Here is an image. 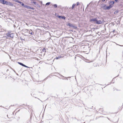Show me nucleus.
Returning a JSON list of instances; mask_svg holds the SVG:
<instances>
[{
	"mask_svg": "<svg viewBox=\"0 0 123 123\" xmlns=\"http://www.w3.org/2000/svg\"><path fill=\"white\" fill-rule=\"evenodd\" d=\"M24 31L26 32H27V31H28V32H29V33L31 35H33L34 34V33L31 30H29L28 29H25L24 30Z\"/></svg>",
	"mask_w": 123,
	"mask_h": 123,
	"instance_id": "1",
	"label": "nucleus"
},
{
	"mask_svg": "<svg viewBox=\"0 0 123 123\" xmlns=\"http://www.w3.org/2000/svg\"><path fill=\"white\" fill-rule=\"evenodd\" d=\"M111 7L110 6H106V5H105L104 6H103L102 7L104 9L106 10H109L111 8Z\"/></svg>",
	"mask_w": 123,
	"mask_h": 123,
	"instance_id": "2",
	"label": "nucleus"
},
{
	"mask_svg": "<svg viewBox=\"0 0 123 123\" xmlns=\"http://www.w3.org/2000/svg\"><path fill=\"white\" fill-rule=\"evenodd\" d=\"M6 35L8 37H10L11 38H13L14 37V35L13 33H8L6 34Z\"/></svg>",
	"mask_w": 123,
	"mask_h": 123,
	"instance_id": "3",
	"label": "nucleus"
},
{
	"mask_svg": "<svg viewBox=\"0 0 123 123\" xmlns=\"http://www.w3.org/2000/svg\"><path fill=\"white\" fill-rule=\"evenodd\" d=\"M17 63L19 64L20 65H21L23 66L24 67L27 68H30V67L25 65L24 64H23V63H22L21 62H17Z\"/></svg>",
	"mask_w": 123,
	"mask_h": 123,
	"instance_id": "4",
	"label": "nucleus"
},
{
	"mask_svg": "<svg viewBox=\"0 0 123 123\" xmlns=\"http://www.w3.org/2000/svg\"><path fill=\"white\" fill-rule=\"evenodd\" d=\"M58 17L59 18H62L64 20L65 19L66 17L64 16H62L58 15Z\"/></svg>",
	"mask_w": 123,
	"mask_h": 123,
	"instance_id": "5",
	"label": "nucleus"
},
{
	"mask_svg": "<svg viewBox=\"0 0 123 123\" xmlns=\"http://www.w3.org/2000/svg\"><path fill=\"white\" fill-rule=\"evenodd\" d=\"M90 47L87 46H86L84 47V49H86L87 50H88L87 52L89 53V50L90 49L89 48Z\"/></svg>",
	"mask_w": 123,
	"mask_h": 123,
	"instance_id": "6",
	"label": "nucleus"
},
{
	"mask_svg": "<svg viewBox=\"0 0 123 123\" xmlns=\"http://www.w3.org/2000/svg\"><path fill=\"white\" fill-rule=\"evenodd\" d=\"M97 18H96L91 19L90 20V22H96L97 21Z\"/></svg>",
	"mask_w": 123,
	"mask_h": 123,
	"instance_id": "7",
	"label": "nucleus"
},
{
	"mask_svg": "<svg viewBox=\"0 0 123 123\" xmlns=\"http://www.w3.org/2000/svg\"><path fill=\"white\" fill-rule=\"evenodd\" d=\"M96 24H101L102 23V22L101 20H98L97 19L96 22Z\"/></svg>",
	"mask_w": 123,
	"mask_h": 123,
	"instance_id": "8",
	"label": "nucleus"
},
{
	"mask_svg": "<svg viewBox=\"0 0 123 123\" xmlns=\"http://www.w3.org/2000/svg\"><path fill=\"white\" fill-rule=\"evenodd\" d=\"M67 25L69 26L72 28L73 27V24H71L69 23H68Z\"/></svg>",
	"mask_w": 123,
	"mask_h": 123,
	"instance_id": "9",
	"label": "nucleus"
},
{
	"mask_svg": "<svg viewBox=\"0 0 123 123\" xmlns=\"http://www.w3.org/2000/svg\"><path fill=\"white\" fill-rule=\"evenodd\" d=\"M8 5L12 6H14L13 4L12 3L10 2H8Z\"/></svg>",
	"mask_w": 123,
	"mask_h": 123,
	"instance_id": "10",
	"label": "nucleus"
},
{
	"mask_svg": "<svg viewBox=\"0 0 123 123\" xmlns=\"http://www.w3.org/2000/svg\"><path fill=\"white\" fill-rule=\"evenodd\" d=\"M6 1L4 0H1L0 1V2L3 4H5V1Z\"/></svg>",
	"mask_w": 123,
	"mask_h": 123,
	"instance_id": "11",
	"label": "nucleus"
},
{
	"mask_svg": "<svg viewBox=\"0 0 123 123\" xmlns=\"http://www.w3.org/2000/svg\"><path fill=\"white\" fill-rule=\"evenodd\" d=\"M114 3V1H110L109 2V4L113 5Z\"/></svg>",
	"mask_w": 123,
	"mask_h": 123,
	"instance_id": "12",
	"label": "nucleus"
},
{
	"mask_svg": "<svg viewBox=\"0 0 123 123\" xmlns=\"http://www.w3.org/2000/svg\"><path fill=\"white\" fill-rule=\"evenodd\" d=\"M62 57V56H59L58 57H57L55 58L56 59H59L60 58H61Z\"/></svg>",
	"mask_w": 123,
	"mask_h": 123,
	"instance_id": "13",
	"label": "nucleus"
},
{
	"mask_svg": "<svg viewBox=\"0 0 123 123\" xmlns=\"http://www.w3.org/2000/svg\"><path fill=\"white\" fill-rule=\"evenodd\" d=\"M53 6L55 8H57V5L56 4H54L53 5Z\"/></svg>",
	"mask_w": 123,
	"mask_h": 123,
	"instance_id": "14",
	"label": "nucleus"
},
{
	"mask_svg": "<svg viewBox=\"0 0 123 123\" xmlns=\"http://www.w3.org/2000/svg\"><path fill=\"white\" fill-rule=\"evenodd\" d=\"M30 6H28L26 5L25 6V7L27 9H29Z\"/></svg>",
	"mask_w": 123,
	"mask_h": 123,
	"instance_id": "15",
	"label": "nucleus"
},
{
	"mask_svg": "<svg viewBox=\"0 0 123 123\" xmlns=\"http://www.w3.org/2000/svg\"><path fill=\"white\" fill-rule=\"evenodd\" d=\"M75 5H76V4H73V5H72V9H73L74 8L75 6Z\"/></svg>",
	"mask_w": 123,
	"mask_h": 123,
	"instance_id": "16",
	"label": "nucleus"
},
{
	"mask_svg": "<svg viewBox=\"0 0 123 123\" xmlns=\"http://www.w3.org/2000/svg\"><path fill=\"white\" fill-rule=\"evenodd\" d=\"M72 28H74L75 29H76L77 28V27L75 26L74 25H73V27Z\"/></svg>",
	"mask_w": 123,
	"mask_h": 123,
	"instance_id": "17",
	"label": "nucleus"
},
{
	"mask_svg": "<svg viewBox=\"0 0 123 123\" xmlns=\"http://www.w3.org/2000/svg\"><path fill=\"white\" fill-rule=\"evenodd\" d=\"M29 9L34 10L35 8H34L33 7H31L30 6Z\"/></svg>",
	"mask_w": 123,
	"mask_h": 123,
	"instance_id": "18",
	"label": "nucleus"
},
{
	"mask_svg": "<svg viewBox=\"0 0 123 123\" xmlns=\"http://www.w3.org/2000/svg\"><path fill=\"white\" fill-rule=\"evenodd\" d=\"M119 12V11L118 10H117V11H115L114 12V14H116L117 13H118Z\"/></svg>",
	"mask_w": 123,
	"mask_h": 123,
	"instance_id": "19",
	"label": "nucleus"
},
{
	"mask_svg": "<svg viewBox=\"0 0 123 123\" xmlns=\"http://www.w3.org/2000/svg\"><path fill=\"white\" fill-rule=\"evenodd\" d=\"M50 2H47V3H46V4H45V5H46V6H47H47L49 5L50 4Z\"/></svg>",
	"mask_w": 123,
	"mask_h": 123,
	"instance_id": "20",
	"label": "nucleus"
},
{
	"mask_svg": "<svg viewBox=\"0 0 123 123\" xmlns=\"http://www.w3.org/2000/svg\"><path fill=\"white\" fill-rule=\"evenodd\" d=\"M42 51L43 52H46V49L45 48H44L42 50Z\"/></svg>",
	"mask_w": 123,
	"mask_h": 123,
	"instance_id": "21",
	"label": "nucleus"
},
{
	"mask_svg": "<svg viewBox=\"0 0 123 123\" xmlns=\"http://www.w3.org/2000/svg\"><path fill=\"white\" fill-rule=\"evenodd\" d=\"M8 2H8V1H5V4H6V5H8Z\"/></svg>",
	"mask_w": 123,
	"mask_h": 123,
	"instance_id": "22",
	"label": "nucleus"
},
{
	"mask_svg": "<svg viewBox=\"0 0 123 123\" xmlns=\"http://www.w3.org/2000/svg\"><path fill=\"white\" fill-rule=\"evenodd\" d=\"M21 5L22 6H23L24 7H25V6L26 5H25L23 3H22L21 4Z\"/></svg>",
	"mask_w": 123,
	"mask_h": 123,
	"instance_id": "23",
	"label": "nucleus"
},
{
	"mask_svg": "<svg viewBox=\"0 0 123 123\" xmlns=\"http://www.w3.org/2000/svg\"><path fill=\"white\" fill-rule=\"evenodd\" d=\"M32 3L36 5V3L35 1H32Z\"/></svg>",
	"mask_w": 123,
	"mask_h": 123,
	"instance_id": "24",
	"label": "nucleus"
},
{
	"mask_svg": "<svg viewBox=\"0 0 123 123\" xmlns=\"http://www.w3.org/2000/svg\"><path fill=\"white\" fill-rule=\"evenodd\" d=\"M17 2L21 4L22 3V2L21 1H20L18 0Z\"/></svg>",
	"mask_w": 123,
	"mask_h": 123,
	"instance_id": "25",
	"label": "nucleus"
},
{
	"mask_svg": "<svg viewBox=\"0 0 123 123\" xmlns=\"http://www.w3.org/2000/svg\"><path fill=\"white\" fill-rule=\"evenodd\" d=\"M26 123H31V122L30 120H28L27 121Z\"/></svg>",
	"mask_w": 123,
	"mask_h": 123,
	"instance_id": "26",
	"label": "nucleus"
},
{
	"mask_svg": "<svg viewBox=\"0 0 123 123\" xmlns=\"http://www.w3.org/2000/svg\"><path fill=\"white\" fill-rule=\"evenodd\" d=\"M37 7H39V4L38 3L36 4V5Z\"/></svg>",
	"mask_w": 123,
	"mask_h": 123,
	"instance_id": "27",
	"label": "nucleus"
},
{
	"mask_svg": "<svg viewBox=\"0 0 123 123\" xmlns=\"http://www.w3.org/2000/svg\"><path fill=\"white\" fill-rule=\"evenodd\" d=\"M110 5H109V6H110L111 7H110V8H111L112 7V5H111V4H109Z\"/></svg>",
	"mask_w": 123,
	"mask_h": 123,
	"instance_id": "28",
	"label": "nucleus"
},
{
	"mask_svg": "<svg viewBox=\"0 0 123 123\" xmlns=\"http://www.w3.org/2000/svg\"><path fill=\"white\" fill-rule=\"evenodd\" d=\"M116 44L117 45H119L120 46H122V47H123V45H119V44H117V43H116Z\"/></svg>",
	"mask_w": 123,
	"mask_h": 123,
	"instance_id": "29",
	"label": "nucleus"
},
{
	"mask_svg": "<svg viewBox=\"0 0 123 123\" xmlns=\"http://www.w3.org/2000/svg\"><path fill=\"white\" fill-rule=\"evenodd\" d=\"M79 4V2H77V6H78Z\"/></svg>",
	"mask_w": 123,
	"mask_h": 123,
	"instance_id": "30",
	"label": "nucleus"
},
{
	"mask_svg": "<svg viewBox=\"0 0 123 123\" xmlns=\"http://www.w3.org/2000/svg\"><path fill=\"white\" fill-rule=\"evenodd\" d=\"M13 1H14L16 2H17L18 1V0H12Z\"/></svg>",
	"mask_w": 123,
	"mask_h": 123,
	"instance_id": "31",
	"label": "nucleus"
},
{
	"mask_svg": "<svg viewBox=\"0 0 123 123\" xmlns=\"http://www.w3.org/2000/svg\"><path fill=\"white\" fill-rule=\"evenodd\" d=\"M13 27L14 28L16 27V25H14Z\"/></svg>",
	"mask_w": 123,
	"mask_h": 123,
	"instance_id": "32",
	"label": "nucleus"
},
{
	"mask_svg": "<svg viewBox=\"0 0 123 123\" xmlns=\"http://www.w3.org/2000/svg\"><path fill=\"white\" fill-rule=\"evenodd\" d=\"M118 0H115V1L116 2H117Z\"/></svg>",
	"mask_w": 123,
	"mask_h": 123,
	"instance_id": "33",
	"label": "nucleus"
},
{
	"mask_svg": "<svg viewBox=\"0 0 123 123\" xmlns=\"http://www.w3.org/2000/svg\"><path fill=\"white\" fill-rule=\"evenodd\" d=\"M105 0H102V1L103 2H104Z\"/></svg>",
	"mask_w": 123,
	"mask_h": 123,
	"instance_id": "34",
	"label": "nucleus"
},
{
	"mask_svg": "<svg viewBox=\"0 0 123 123\" xmlns=\"http://www.w3.org/2000/svg\"><path fill=\"white\" fill-rule=\"evenodd\" d=\"M12 69L15 72V73H16L15 71L13 69Z\"/></svg>",
	"mask_w": 123,
	"mask_h": 123,
	"instance_id": "35",
	"label": "nucleus"
},
{
	"mask_svg": "<svg viewBox=\"0 0 123 123\" xmlns=\"http://www.w3.org/2000/svg\"><path fill=\"white\" fill-rule=\"evenodd\" d=\"M61 76L62 77H64L62 75H61Z\"/></svg>",
	"mask_w": 123,
	"mask_h": 123,
	"instance_id": "36",
	"label": "nucleus"
},
{
	"mask_svg": "<svg viewBox=\"0 0 123 123\" xmlns=\"http://www.w3.org/2000/svg\"><path fill=\"white\" fill-rule=\"evenodd\" d=\"M122 107H123V105H122Z\"/></svg>",
	"mask_w": 123,
	"mask_h": 123,
	"instance_id": "37",
	"label": "nucleus"
},
{
	"mask_svg": "<svg viewBox=\"0 0 123 123\" xmlns=\"http://www.w3.org/2000/svg\"><path fill=\"white\" fill-rule=\"evenodd\" d=\"M115 31V30H114L113 31V32H114V31Z\"/></svg>",
	"mask_w": 123,
	"mask_h": 123,
	"instance_id": "38",
	"label": "nucleus"
},
{
	"mask_svg": "<svg viewBox=\"0 0 123 123\" xmlns=\"http://www.w3.org/2000/svg\"><path fill=\"white\" fill-rule=\"evenodd\" d=\"M87 52V51H85V52Z\"/></svg>",
	"mask_w": 123,
	"mask_h": 123,
	"instance_id": "39",
	"label": "nucleus"
},
{
	"mask_svg": "<svg viewBox=\"0 0 123 123\" xmlns=\"http://www.w3.org/2000/svg\"><path fill=\"white\" fill-rule=\"evenodd\" d=\"M112 81H111V82L112 83Z\"/></svg>",
	"mask_w": 123,
	"mask_h": 123,
	"instance_id": "40",
	"label": "nucleus"
},
{
	"mask_svg": "<svg viewBox=\"0 0 123 123\" xmlns=\"http://www.w3.org/2000/svg\"><path fill=\"white\" fill-rule=\"evenodd\" d=\"M1 0H0V1Z\"/></svg>",
	"mask_w": 123,
	"mask_h": 123,
	"instance_id": "41",
	"label": "nucleus"
}]
</instances>
